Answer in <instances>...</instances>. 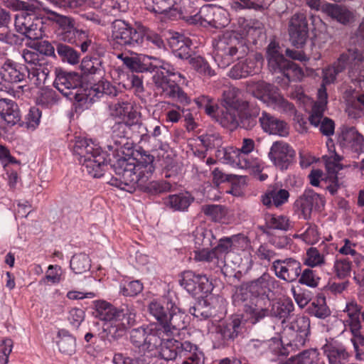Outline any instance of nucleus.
I'll return each instance as SVG.
<instances>
[{
    "label": "nucleus",
    "mask_w": 364,
    "mask_h": 364,
    "mask_svg": "<svg viewBox=\"0 0 364 364\" xmlns=\"http://www.w3.org/2000/svg\"><path fill=\"white\" fill-rule=\"evenodd\" d=\"M326 12L333 19L343 25H349L355 20L354 14L346 6L338 4H328Z\"/></svg>",
    "instance_id": "72a5a7b5"
},
{
    "label": "nucleus",
    "mask_w": 364,
    "mask_h": 364,
    "mask_svg": "<svg viewBox=\"0 0 364 364\" xmlns=\"http://www.w3.org/2000/svg\"><path fill=\"white\" fill-rule=\"evenodd\" d=\"M9 6L21 11V14L16 16L15 28L17 32L31 40H36L42 36L43 18L55 23L62 31L70 29L75 25L73 18L44 6L38 1L10 0Z\"/></svg>",
    "instance_id": "f03ea898"
},
{
    "label": "nucleus",
    "mask_w": 364,
    "mask_h": 364,
    "mask_svg": "<svg viewBox=\"0 0 364 364\" xmlns=\"http://www.w3.org/2000/svg\"><path fill=\"white\" fill-rule=\"evenodd\" d=\"M215 240L212 230L205 228H198L194 232L195 244L199 247H212L214 245Z\"/></svg>",
    "instance_id": "864d4df0"
},
{
    "label": "nucleus",
    "mask_w": 364,
    "mask_h": 364,
    "mask_svg": "<svg viewBox=\"0 0 364 364\" xmlns=\"http://www.w3.org/2000/svg\"><path fill=\"white\" fill-rule=\"evenodd\" d=\"M283 364H325L319 361L318 353L315 349L305 350L291 356Z\"/></svg>",
    "instance_id": "79ce46f5"
},
{
    "label": "nucleus",
    "mask_w": 364,
    "mask_h": 364,
    "mask_svg": "<svg viewBox=\"0 0 364 364\" xmlns=\"http://www.w3.org/2000/svg\"><path fill=\"white\" fill-rule=\"evenodd\" d=\"M285 330L309 336L310 334V320L307 316H299L290 323Z\"/></svg>",
    "instance_id": "6e6d98bb"
},
{
    "label": "nucleus",
    "mask_w": 364,
    "mask_h": 364,
    "mask_svg": "<svg viewBox=\"0 0 364 364\" xmlns=\"http://www.w3.org/2000/svg\"><path fill=\"white\" fill-rule=\"evenodd\" d=\"M352 263L348 259H336L334 262L333 269L336 277L343 279L350 274Z\"/></svg>",
    "instance_id": "69168bd1"
},
{
    "label": "nucleus",
    "mask_w": 364,
    "mask_h": 364,
    "mask_svg": "<svg viewBox=\"0 0 364 364\" xmlns=\"http://www.w3.org/2000/svg\"><path fill=\"white\" fill-rule=\"evenodd\" d=\"M259 72V68L256 59L247 58L236 63L230 70L228 75L232 79H240L254 75Z\"/></svg>",
    "instance_id": "7c9ffc66"
},
{
    "label": "nucleus",
    "mask_w": 364,
    "mask_h": 364,
    "mask_svg": "<svg viewBox=\"0 0 364 364\" xmlns=\"http://www.w3.org/2000/svg\"><path fill=\"white\" fill-rule=\"evenodd\" d=\"M259 114V107L247 101L242 102L238 114L239 127L246 130L252 129L257 124V117Z\"/></svg>",
    "instance_id": "c756f323"
},
{
    "label": "nucleus",
    "mask_w": 364,
    "mask_h": 364,
    "mask_svg": "<svg viewBox=\"0 0 364 364\" xmlns=\"http://www.w3.org/2000/svg\"><path fill=\"white\" fill-rule=\"evenodd\" d=\"M325 263L324 256L320 253L316 247H310L306 251V259L305 264L314 267L321 266Z\"/></svg>",
    "instance_id": "774afa93"
},
{
    "label": "nucleus",
    "mask_w": 364,
    "mask_h": 364,
    "mask_svg": "<svg viewBox=\"0 0 364 364\" xmlns=\"http://www.w3.org/2000/svg\"><path fill=\"white\" fill-rule=\"evenodd\" d=\"M146 9L163 15L164 18H174L178 15L175 9L176 0H144Z\"/></svg>",
    "instance_id": "c85d7f7f"
},
{
    "label": "nucleus",
    "mask_w": 364,
    "mask_h": 364,
    "mask_svg": "<svg viewBox=\"0 0 364 364\" xmlns=\"http://www.w3.org/2000/svg\"><path fill=\"white\" fill-rule=\"evenodd\" d=\"M282 337L283 342L287 349L291 348V350H294L299 349L305 345L308 336L284 329Z\"/></svg>",
    "instance_id": "de8ad7c7"
},
{
    "label": "nucleus",
    "mask_w": 364,
    "mask_h": 364,
    "mask_svg": "<svg viewBox=\"0 0 364 364\" xmlns=\"http://www.w3.org/2000/svg\"><path fill=\"white\" fill-rule=\"evenodd\" d=\"M141 26L135 28L124 20L115 19L111 25V41L113 48L124 47L133 49L140 48L142 35Z\"/></svg>",
    "instance_id": "0eeeda50"
},
{
    "label": "nucleus",
    "mask_w": 364,
    "mask_h": 364,
    "mask_svg": "<svg viewBox=\"0 0 364 364\" xmlns=\"http://www.w3.org/2000/svg\"><path fill=\"white\" fill-rule=\"evenodd\" d=\"M154 161V156L145 151L141 154L138 159L125 157L117 159L110 165L116 176L112 177L109 184L129 193L137 188L141 190L155 170Z\"/></svg>",
    "instance_id": "7ed1b4c3"
},
{
    "label": "nucleus",
    "mask_w": 364,
    "mask_h": 364,
    "mask_svg": "<svg viewBox=\"0 0 364 364\" xmlns=\"http://www.w3.org/2000/svg\"><path fill=\"white\" fill-rule=\"evenodd\" d=\"M308 311L311 316L324 319L331 315V310L326 305L324 296H318L308 308Z\"/></svg>",
    "instance_id": "09e8293b"
},
{
    "label": "nucleus",
    "mask_w": 364,
    "mask_h": 364,
    "mask_svg": "<svg viewBox=\"0 0 364 364\" xmlns=\"http://www.w3.org/2000/svg\"><path fill=\"white\" fill-rule=\"evenodd\" d=\"M189 313L200 320L207 319L213 315L211 306L205 299H199L190 306Z\"/></svg>",
    "instance_id": "603ef678"
},
{
    "label": "nucleus",
    "mask_w": 364,
    "mask_h": 364,
    "mask_svg": "<svg viewBox=\"0 0 364 364\" xmlns=\"http://www.w3.org/2000/svg\"><path fill=\"white\" fill-rule=\"evenodd\" d=\"M153 82L161 95L172 100H176L181 103L189 104L190 98L176 82V77H181L180 73L168 62L161 61L154 68Z\"/></svg>",
    "instance_id": "423d86ee"
},
{
    "label": "nucleus",
    "mask_w": 364,
    "mask_h": 364,
    "mask_svg": "<svg viewBox=\"0 0 364 364\" xmlns=\"http://www.w3.org/2000/svg\"><path fill=\"white\" fill-rule=\"evenodd\" d=\"M90 267L91 260L85 253L75 255L70 260V268L75 274H82L89 271Z\"/></svg>",
    "instance_id": "5fc2aeb1"
},
{
    "label": "nucleus",
    "mask_w": 364,
    "mask_h": 364,
    "mask_svg": "<svg viewBox=\"0 0 364 364\" xmlns=\"http://www.w3.org/2000/svg\"><path fill=\"white\" fill-rule=\"evenodd\" d=\"M120 317L106 323L103 327L109 341H116L122 338L126 333L127 329L133 326L135 323L136 313L134 309L127 311H122Z\"/></svg>",
    "instance_id": "dca6fc26"
},
{
    "label": "nucleus",
    "mask_w": 364,
    "mask_h": 364,
    "mask_svg": "<svg viewBox=\"0 0 364 364\" xmlns=\"http://www.w3.org/2000/svg\"><path fill=\"white\" fill-rule=\"evenodd\" d=\"M2 79L10 83H19L26 81L29 76V70L23 64L6 59L1 68Z\"/></svg>",
    "instance_id": "b1692460"
},
{
    "label": "nucleus",
    "mask_w": 364,
    "mask_h": 364,
    "mask_svg": "<svg viewBox=\"0 0 364 364\" xmlns=\"http://www.w3.org/2000/svg\"><path fill=\"white\" fill-rule=\"evenodd\" d=\"M279 282L268 273L262 274L259 278L251 281L248 284L249 298L258 296L264 301L268 297L269 292L278 287Z\"/></svg>",
    "instance_id": "4be33fe9"
},
{
    "label": "nucleus",
    "mask_w": 364,
    "mask_h": 364,
    "mask_svg": "<svg viewBox=\"0 0 364 364\" xmlns=\"http://www.w3.org/2000/svg\"><path fill=\"white\" fill-rule=\"evenodd\" d=\"M187 316L186 311L176 306L175 304H171V309L168 316V321L165 322L162 328H159L161 332V338L164 335L174 336L179 333L181 330L186 328L185 319Z\"/></svg>",
    "instance_id": "aec40b11"
},
{
    "label": "nucleus",
    "mask_w": 364,
    "mask_h": 364,
    "mask_svg": "<svg viewBox=\"0 0 364 364\" xmlns=\"http://www.w3.org/2000/svg\"><path fill=\"white\" fill-rule=\"evenodd\" d=\"M95 311L92 314L95 317L106 322H110L121 316L122 311L127 310L129 311L134 309L132 306L122 304L119 308L114 306L109 302L99 300L94 301Z\"/></svg>",
    "instance_id": "393cba45"
},
{
    "label": "nucleus",
    "mask_w": 364,
    "mask_h": 364,
    "mask_svg": "<svg viewBox=\"0 0 364 364\" xmlns=\"http://www.w3.org/2000/svg\"><path fill=\"white\" fill-rule=\"evenodd\" d=\"M338 143L342 147H349L355 153L364 149V137L354 127L342 126L338 136Z\"/></svg>",
    "instance_id": "5701e85b"
},
{
    "label": "nucleus",
    "mask_w": 364,
    "mask_h": 364,
    "mask_svg": "<svg viewBox=\"0 0 364 364\" xmlns=\"http://www.w3.org/2000/svg\"><path fill=\"white\" fill-rule=\"evenodd\" d=\"M248 243V237L242 233L221 237L218 240L217 245L213 247L217 259H222L223 256H225L235 250H244L247 247Z\"/></svg>",
    "instance_id": "412c9836"
},
{
    "label": "nucleus",
    "mask_w": 364,
    "mask_h": 364,
    "mask_svg": "<svg viewBox=\"0 0 364 364\" xmlns=\"http://www.w3.org/2000/svg\"><path fill=\"white\" fill-rule=\"evenodd\" d=\"M175 9L178 11V15L176 16L174 18H169V20L181 18L191 24V21L188 20V16H194L196 12L193 10L190 0H180L178 3L176 1Z\"/></svg>",
    "instance_id": "13d9d810"
},
{
    "label": "nucleus",
    "mask_w": 364,
    "mask_h": 364,
    "mask_svg": "<svg viewBox=\"0 0 364 364\" xmlns=\"http://www.w3.org/2000/svg\"><path fill=\"white\" fill-rule=\"evenodd\" d=\"M144 185V187H141V191L151 194H159L168 192L170 191L172 188V185L166 181H146Z\"/></svg>",
    "instance_id": "bf43d9fd"
},
{
    "label": "nucleus",
    "mask_w": 364,
    "mask_h": 364,
    "mask_svg": "<svg viewBox=\"0 0 364 364\" xmlns=\"http://www.w3.org/2000/svg\"><path fill=\"white\" fill-rule=\"evenodd\" d=\"M325 200L321 195L311 189H308L295 201L294 208L301 212L305 220L311 218L314 209L320 210L324 206Z\"/></svg>",
    "instance_id": "6ab92c4d"
},
{
    "label": "nucleus",
    "mask_w": 364,
    "mask_h": 364,
    "mask_svg": "<svg viewBox=\"0 0 364 364\" xmlns=\"http://www.w3.org/2000/svg\"><path fill=\"white\" fill-rule=\"evenodd\" d=\"M262 129L269 134L287 136L289 134V127L286 122L272 114L263 111L259 117Z\"/></svg>",
    "instance_id": "bb28decb"
},
{
    "label": "nucleus",
    "mask_w": 364,
    "mask_h": 364,
    "mask_svg": "<svg viewBox=\"0 0 364 364\" xmlns=\"http://www.w3.org/2000/svg\"><path fill=\"white\" fill-rule=\"evenodd\" d=\"M188 63L199 75L210 77L215 75L214 70L211 68L209 63L200 55H194L189 59Z\"/></svg>",
    "instance_id": "8fccbe9b"
},
{
    "label": "nucleus",
    "mask_w": 364,
    "mask_h": 364,
    "mask_svg": "<svg viewBox=\"0 0 364 364\" xmlns=\"http://www.w3.org/2000/svg\"><path fill=\"white\" fill-rule=\"evenodd\" d=\"M171 304H173L171 301L168 302L166 304V307L164 306L162 304L157 301H152L149 304V311L151 315H152L156 320L158 321V324L153 325V326H158L159 328H162L164 324L168 320V316L171 309Z\"/></svg>",
    "instance_id": "a19ab883"
},
{
    "label": "nucleus",
    "mask_w": 364,
    "mask_h": 364,
    "mask_svg": "<svg viewBox=\"0 0 364 364\" xmlns=\"http://www.w3.org/2000/svg\"><path fill=\"white\" fill-rule=\"evenodd\" d=\"M274 165L281 171L287 170L296 161V151L284 141H274L268 154Z\"/></svg>",
    "instance_id": "2eb2a0df"
},
{
    "label": "nucleus",
    "mask_w": 364,
    "mask_h": 364,
    "mask_svg": "<svg viewBox=\"0 0 364 364\" xmlns=\"http://www.w3.org/2000/svg\"><path fill=\"white\" fill-rule=\"evenodd\" d=\"M0 117L9 127L21 124V114L16 102L7 98L0 99Z\"/></svg>",
    "instance_id": "cd10ccee"
},
{
    "label": "nucleus",
    "mask_w": 364,
    "mask_h": 364,
    "mask_svg": "<svg viewBox=\"0 0 364 364\" xmlns=\"http://www.w3.org/2000/svg\"><path fill=\"white\" fill-rule=\"evenodd\" d=\"M326 168L327 174L324 178H322V181L328 183L326 189L333 196L340 187L337 174L340 170L343 169V165L341 163L333 161L331 159H328L326 161Z\"/></svg>",
    "instance_id": "473e14b6"
},
{
    "label": "nucleus",
    "mask_w": 364,
    "mask_h": 364,
    "mask_svg": "<svg viewBox=\"0 0 364 364\" xmlns=\"http://www.w3.org/2000/svg\"><path fill=\"white\" fill-rule=\"evenodd\" d=\"M239 47L230 43L227 38H219L214 44V59L221 68H226L233 61L234 57L240 52L237 59L242 58L247 53V47L238 43Z\"/></svg>",
    "instance_id": "4468645a"
},
{
    "label": "nucleus",
    "mask_w": 364,
    "mask_h": 364,
    "mask_svg": "<svg viewBox=\"0 0 364 364\" xmlns=\"http://www.w3.org/2000/svg\"><path fill=\"white\" fill-rule=\"evenodd\" d=\"M80 92L75 94L76 101L83 105H91L100 98L107 96L110 98L117 97L119 90L107 80H100L97 83H88L80 88Z\"/></svg>",
    "instance_id": "6e6552de"
},
{
    "label": "nucleus",
    "mask_w": 364,
    "mask_h": 364,
    "mask_svg": "<svg viewBox=\"0 0 364 364\" xmlns=\"http://www.w3.org/2000/svg\"><path fill=\"white\" fill-rule=\"evenodd\" d=\"M236 299L244 303L243 311L250 323L256 324L269 315V310L262 305V299L258 296L249 298L247 289H241L236 294Z\"/></svg>",
    "instance_id": "f8f14e48"
},
{
    "label": "nucleus",
    "mask_w": 364,
    "mask_h": 364,
    "mask_svg": "<svg viewBox=\"0 0 364 364\" xmlns=\"http://www.w3.org/2000/svg\"><path fill=\"white\" fill-rule=\"evenodd\" d=\"M129 340L142 351H153L160 346L159 355L164 360H177L178 364H204L205 353L198 345L189 341L163 338L158 326L133 328Z\"/></svg>",
    "instance_id": "f257e3e1"
},
{
    "label": "nucleus",
    "mask_w": 364,
    "mask_h": 364,
    "mask_svg": "<svg viewBox=\"0 0 364 364\" xmlns=\"http://www.w3.org/2000/svg\"><path fill=\"white\" fill-rule=\"evenodd\" d=\"M294 309V305L293 302L289 299H284L274 303L269 314L273 317L283 319L282 323H284Z\"/></svg>",
    "instance_id": "37998d69"
},
{
    "label": "nucleus",
    "mask_w": 364,
    "mask_h": 364,
    "mask_svg": "<svg viewBox=\"0 0 364 364\" xmlns=\"http://www.w3.org/2000/svg\"><path fill=\"white\" fill-rule=\"evenodd\" d=\"M56 51L63 61L75 65L79 63L80 54L69 46L55 42Z\"/></svg>",
    "instance_id": "3c124183"
},
{
    "label": "nucleus",
    "mask_w": 364,
    "mask_h": 364,
    "mask_svg": "<svg viewBox=\"0 0 364 364\" xmlns=\"http://www.w3.org/2000/svg\"><path fill=\"white\" fill-rule=\"evenodd\" d=\"M88 84L84 82L82 77L75 72H68L60 68L55 69V79L53 86L63 95L70 99L76 100L75 94L80 92V88L85 87Z\"/></svg>",
    "instance_id": "1a4fd4ad"
},
{
    "label": "nucleus",
    "mask_w": 364,
    "mask_h": 364,
    "mask_svg": "<svg viewBox=\"0 0 364 364\" xmlns=\"http://www.w3.org/2000/svg\"><path fill=\"white\" fill-rule=\"evenodd\" d=\"M181 277V286L194 296L208 294L211 290V283L205 275L196 274L192 271H185Z\"/></svg>",
    "instance_id": "a211bd4d"
},
{
    "label": "nucleus",
    "mask_w": 364,
    "mask_h": 364,
    "mask_svg": "<svg viewBox=\"0 0 364 364\" xmlns=\"http://www.w3.org/2000/svg\"><path fill=\"white\" fill-rule=\"evenodd\" d=\"M250 91L257 99L265 101L267 99H272L277 100V96H275L277 88L264 81H258L252 82L250 85Z\"/></svg>",
    "instance_id": "c9c22d12"
},
{
    "label": "nucleus",
    "mask_w": 364,
    "mask_h": 364,
    "mask_svg": "<svg viewBox=\"0 0 364 364\" xmlns=\"http://www.w3.org/2000/svg\"><path fill=\"white\" fill-rule=\"evenodd\" d=\"M22 57L26 63L34 66L33 68L34 76H39V70H41L44 75H48V70L46 68H42L43 59L40 58V54L36 51L24 49L22 51Z\"/></svg>",
    "instance_id": "a18cd8bd"
},
{
    "label": "nucleus",
    "mask_w": 364,
    "mask_h": 364,
    "mask_svg": "<svg viewBox=\"0 0 364 364\" xmlns=\"http://www.w3.org/2000/svg\"><path fill=\"white\" fill-rule=\"evenodd\" d=\"M194 200V197L190 193L184 192L169 195L164 203L174 211H186Z\"/></svg>",
    "instance_id": "f704fd0d"
},
{
    "label": "nucleus",
    "mask_w": 364,
    "mask_h": 364,
    "mask_svg": "<svg viewBox=\"0 0 364 364\" xmlns=\"http://www.w3.org/2000/svg\"><path fill=\"white\" fill-rule=\"evenodd\" d=\"M194 101L200 109H203L210 117H215L218 105L213 98L206 95H201L196 98Z\"/></svg>",
    "instance_id": "052dcab7"
},
{
    "label": "nucleus",
    "mask_w": 364,
    "mask_h": 364,
    "mask_svg": "<svg viewBox=\"0 0 364 364\" xmlns=\"http://www.w3.org/2000/svg\"><path fill=\"white\" fill-rule=\"evenodd\" d=\"M267 353H272L274 355L287 356L290 351L285 346L283 342V337L281 338H272L271 339L267 340Z\"/></svg>",
    "instance_id": "680f3d73"
},
{
    "label": "nucleus",
    "mask_w": 364,
    "mask_h": 364,
    "mask_svg": "<svg viewBox=\"0 0 364 364\" xmlns=\"http://www.w3.org/2000/svg\"><path fill=\"white\" fill-rule=\"evenodd\" d=\"M289 197V193L287 190L272 187L262 196V201L264 205L269 206L273 204L279 207L287 202Z\"/></svg>",
    "instance_id": "4c0bfd02"
},
{
    "label": "nucleus",
    "mask_w": 364,
    "mask_h": 364,
    "mask_svg": "<svg viewBox=\"0 0 364 364\" xmlns=\"http://www.w3.org/2000/svg\"><path fill=\"white\" fill-rule=\"evenodd\" d=\"M364 60V56L363 53L358 50L357 48L348 49L346 52L343 53L340 55L337 61L334 63L333 65V74H331L330 77L326 75L323 81L326 82L330 83L333 82L336 79V76L342 73L348 65L349 67L353 64V62L355 63H362Z\"/></svg>",
    "instance_id": "a878e982"
},
{
    "label": "nucleus",
    "mask_w": 364,
    "mask_h": 364,
    "mask_svg": "<svg viewBox=\"0 0 364 364\" xmlns=\"http://www.w3.org/2000/svg\"><path fill=\"white\" fill-rule=\"evenodd\" d=\"M188 41H189L186 39L183 36L178 34V36H173L171 38L169 44L176 58L186 60L189 62V59L192 58L193 56H192V50L188 45Z\"/></svg>",
    "instance_id": "e433bc0d"
},
{
    "label": "nucleus",
    "mask_w": 364,
    "mask_h": 364,
    "mask_svg": "<svg viewBox=\"0 0 364 364\" xmlns=\"http://www.w3.org/2000/svg\"><path fill=\"white\" fill-rule=\"evenodd\" d=\"M238 114V109L225 107L221 114L218 116L217 121L222 127L230 130H234L239 127Z\"/></svg>",
    "instance_id": "c03bdc74"
},
{
    "label": "nucleus",
    "mask_w": 364,
    "mask_h": 364,
    "mask_svg": "<svg viewBox=\"0 0 364 364\" xmlns=\"http://www.w3.org/2000/svg\"><path fill=\"white\" fill-rule=\"evenodd\" d=\"M118 58L122 59L124 65H125L131 71L136 73H143L147 70L146 65L135 57H124L121 53L118 55Z\"/></svg>",
    "instance_id": "338daca9"
},
{
    "label": "nucleus",
    "mask_w": 364,
    "mask_h": 364,
    "mask_svg": "<svg viewBox=\"0 0 364 364\" xmlns=\"http://www.w3.org/2000/svg\"><path fill=\"white\" fill-rule=\"evenodd\" d=\"M141 47L144 46L145 41L151 43L158 48H161L164 43L161 37L156 32L147 28L143 26H141Z\"/></svg>",
    "instance_id": "0e129e2a"
},
{
    "label": "nucleus",
    "mask_w": 364,
    "mask_h": 364,
    "mask_svg": "<svg viewBox=\"0 0 364 364\" xmlns=\"http://www.w3.org/2000/svg\"><path fill=\"white\" fill-rule=\"evenodd\" d=\"M133 131L126 123L122 122H115L111 127V141L107 145V149L112 151L113 154L120 151L123 154L129 155V153L126 154L124 151L127 150L129 152L132 149L133 143L129 141V139Z\"/></svg>",
    "instance_id": "ddd939ff"
},
{
    "label": "nucleus",
    "mask_w": 364,
    "mask_h": 364,
    "mask_svg": "<svg viewBox=\"0 0 364 364\" xmlns=\"http://www.w3.org/2000/svg\"><path fill=\"white\" fill-rule=\"evenodd\" d=\"M73 154L86 171L93 178H100L107 167V154L91 139L75 137L70 144Z\"/></svg>",
    "instance_id": "39448f33"
},
{
    "label": "nucleus",
    "mask_w": 364,
    "mask_h": 364,
    "mask_svg": "<svg viewBox=\"0 0 364 364\" xmlns=\"http://www.w3.org/2000/svg\"><path fill=\"white\" fill-rule=\"evenodd\" d=\"M266 225L269 229L287 230L290 224L288 218L284 215H269L266 218Z\"/></svg>",
    "instance_id": "e2e57ef3"
},
{
    "label": "nucleus",
    "mask_w": 364,
    "mask_h": 364,
    "mask_svg": "<svg viewBox=\"0 0 364 364\" xmlns=\"http://www.w3.org/2000/svg\"><path fill=\"white\" fill-rule=\"evenodd\" d=\"M215 7L210 5H205L196 13V15L188 16L191 21V25H199L203 27H211Z\"/></svg>",
    "instance_id": "58836bf2"
},
{
    "label": "nucleus",
    "mask_w": 364,
    "mask_h": 364,
    "mask_svg": "<svg viewBox=\"0 0 364 364\" xmlns=\"http://www.w3.org/2000/svg\"><path fill=\"white\" fill-rule=\"evenodd\" d=\"M244 326L239 316H232L230 319L218 324L215 327V341L218 348L230 346L239 336L242 335Z\"/></svg>",
    "instance_id": "9b49d317"
},
{
    "label": "nucleus",
    "mask_w": 364,
    "mask_h": 364,
    "mask_svg": "<svg viewBox=\"0 0 364 364\" xmlns=\"http://www.w3.org/2000/svg\"><path fill=\"white\" fill-rule=\"evenodd\" d=\"M288 34L291 44L299 48L309 37V24L307 14L304 11L294 13L288 20Z\"/></svg>",
    "instance_id": "9d476101"
},
{
    "label": "nucleus",
    "mask_w": 364,
    "mask_h": 364,
    "mask_svg": "<svg viewBox=\"0 0 364 364\" xmlns=\"http://www.w3.org/2000/svg\"><path fill=\"white\" fill-rule=\"evenodd\" d=\"M322 350L328 364H345L350 357L346 347L340 343H326L322 347Z\"/></svg>",
    "instance_id": "2f4dec72"
},
{
    "label": "nucleus",
    "mask_w": 364,
    "mask_h": 364,
    "mask_svg": "<svg viewBox=\"0 0 364 364\" xmlns=\"http://www.w3.org/2000/svg\"><path fill=\"white\" fill-rule=\"evenodd\" d=\"M58 346L60 352L65 354H72L75 350V338L65 331H59Z\"/></svg>",
    "instance_id": "4d7b16f0"
},
{
    "label": "nucleus",
    "mask_w": 364,
    "mask_h": 364,
    "mask_svg": "<svg viewBox=\"0 0 364 364\" xmlns=\"http://www.w3.org/2000/svg\"><path fill=\"white\" fill-rule=\"evenodd\" d=\"M300 61H306L308 58L301 51L284 48L276 40H271L265 48V58L267 67L272 73H280L288 82L301 81L304 76L301 68L284 56Z\"/></svg>",
    "instance_id": "20e7f679"
},
{
    "label": "nucleus",
    "mask_w": 364,
    "mask_h": 364,
    "mask_svg": "<svg viewBox=\"0 0 364 364\" xmlns=\"http://www.w3.org/2000/svg\"><path fill=\"white\" fill-rule=\"evenodd\" d=\"M272 269L275 276L287 282H296L301 272V264L299 261L289 257L284 259H276L273 262Z\"/></svg>",
    "instance_id": "f3484780"
},
{
    "label": "nucleus",
    "mask_w": 364,
    "mask_h": 364,
    "mask_svg": "<svg viewBox=\"0 0 364 364\" xmlns=\"http://www.w3.org/2000/svg\"><path fill=\"white\" fill-rule=\"evenodd\" d=\"M362 307L356 302L351 301L346 304L344 311L348 314L349 317V325L353 334L358 338L360 334V329L361 328L360 314ZM358 341V338L355 339Z\"/></svg>",
    "instance_id": "ea45409f"
},
{
    "label": "nucleus",
    "mask_w": 364,
    "mask_h": 364,
    "mask_svg": "<svg viewBox=\"0 0 364 364\" xmlns=\"http://www.w3.org/2000/svg\"><path fill=\"white\" fill-rule=\"evenodd\" d=\"M240 90L230 87L223 90V105L227 108L240 109L243 101L240 99Z\"/></svg>",
    "instance_id": "49530a36"
}]
</instances>
